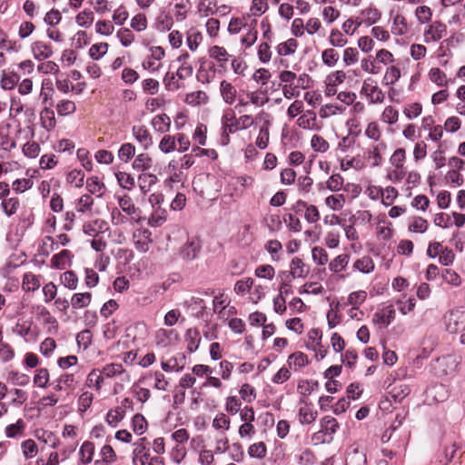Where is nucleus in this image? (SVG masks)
I'll return each mask as SVG.
<instances>
[{"label":"nucleus","instance_id":"17","mask_svg":"<svg viewBox=\"0 0 465 465\" xmlns=\"http://www.w3.org/2000/svg\"><path fill=\"white\" fill-rule=\"evenodd\" d=\"M42 127L47 132L53 131L56 126L54 112L50 107H45L40 113Z\"/></svg>","mask_w":465,"mask_h":465},{"label":"nucleus","instance_id":"21","mask_svg":"<svg viewBox=\"0 0 465 465\" xmlns=\"http://www.w3.org/2000/svg\"><path fill=\"white\" fill-rule=\"evenodd\" d=\"M167 220V211L161 206H157L153 209L150 218L148 219V224L153 227H159L163 225Z\"/></svg>","mask_w":465,"mask_h":465},{"label":"nucleus","instance_id":"28","mask_svg":"<svg viewBox=\"0 0 465 465\" xmlns=\"http://www.w3.org/2000/svg\"><path fill=\"white\" fill-rule=\"evenodd\" d=\"M41 285L38 276L32 272H27L23 277L22 287L25 292H35L39 289Z\"/></svg>","mask_w":465,"mask_h":465},{"label":"nucleus","instance_id":"14","mask_svg":"<svg viewBox=\"0 0 465 465\" xmlns=\"http://www.w3.org/2000/svg\"><path fill=\"white\" fill-rule=\"evenodd\" d=\"M178 338L173 330L159 329L155 334V342L157 346L167 347Z\"/></svg>","mask_w":465,"mask_h":465},{"label":"nucleus","instance_id":"40","mask_svg":"<svg viewBox=\"0 0 465 465\" xmlns=\"http://www.w3.org/2000/svg\"><path fill=\"white\" fill-rule=\"evenodd\" d=\"M208 102V95L203 91H196L186 94L185 103L191 105L204 104Z\"/></svg>","mask_w":465,"mask_h":465},{"label":"nucleus","instance_id":"15","mask_svg":"<svg viewBox=\"0 0 465 465\" xmlns=\"http://www.w3.org/2000/svg\"><path fill=\"white\" fill-rule=\"evenodd\" d=\"M100 460H96L94 465H110L116 461L117 456L111 445H104L99 452Z\"/></svg>","mask_w":465,"mask_h":465},{"label":"nucleus","instance_id":"63","mask_svg":"<svg viewBox=\"0 0 465 465\" xmlns=\"http://www.w3.org/2000/svg\"><path fill=\"white\" fill-rule=\"evenodd\" d=\"M311 146L315 152L320 153H325L329 149L328 142L318 134H314L312 137Z\"/></svg>","mask_w":465,"mask_h":465},{"label":"nucleus","instance_id":"18","mask_svg":"<svg viewBox=\"0 0 465 465\" xmlns=\"http://www.w3.org/2000/svg\"><path fill=\"white\" fill-rule=\"evenodd\" d=\"M290 270L292 278H305L310 272L309 267L298 257L292 260Z\"/></svg>","mask_w":465,"mask_h":465},{"label":"nucleus","instance_id":"64","mask_svg":"<svg viewBox=\"0 0 465 465\" xmlns=\"http://www.w3.org/2000/svg\"><path fill=\"white\" fill-rule=\"evenodd\" d=\"M49 381V372L45 368L38 369L34 377V383L40 387L45 388Z\"/></svg>","mask_w":465,"mask_h":465},{"label":"nucleus","instance_id":"57","mask_svg":"<svg viewBox=\"0 0 465 465\" xmlns=\"http://www.w3.org/2000/svg\"><path fill=\"white\" fill-rule=\"evenodd\" d=\"M62 283L70 290L77 287L78 278L73 271H66L61 275Z\"/></svg>","mask_w":465,"mask_h":465},{"label":"nucleus","instance_id":"59","mask_svg":"<svg viewBox=\"0 0 465 465\" xmlns=\"http://www.w3.org/2000/svg\"><path fill=\"white\" fill-rule=\"evenodd\" d=\"M75 21L79 26L89 27L94 21V13L91 10H84L76 15Z\"/></svg>","mask_w":465,"mask_h":465},{"label":"nucleus","instance_id":"34","mask_svg":"<svg viewBox=\"0 0 465 465\" xmlns=\"http://www.w3.org/2000/svg\"><path fill=\"white\" fill-rule=\"evenodd\" d=\"M103 382L104 374L102 373V371L97 369H94L93 371H91L86 379V385L88 387H94L97 391L101 389Z\"/></svg>","mask_w":465,"mask_h":465},{"label":"nucleus","instance_id":"5","mask_svg":"<svg viewBox=\"0 0 465 465\" xmlns=\"http://www.w3.org/2000/svg\"><path fill=\"white\" fill-rule=\"evenodd\" d=\"M118 204L120 209L130 218L131 223H139L141 222V211L135 207L130 196L124 195L119 198Z\"/></svg>","mask_w":465,"mask_h":465},{"label":"nucleus","instance_id":"47","mask_svg":"<svg viewBox=\"0 0 465 465\" xmlns=\"http://www.w3.org/2000/svg\"><path fill=\"white\" fill-rule=\"evenodd\" d=\"M74 383V375L65 373L61 375L55 381H54V389L55 391H62L64 388H70Z\"/></svg>","mask_w":465,"mask_h":465},{"label":"nucleus","instance_id":"42","mask_svg":"<svg viewBox=\"0 0 465 465\" xmlns=\"http://www.w3.org/2000/svg\"><path fill=\"white\" fill-rule=\"evenodd\" d=\"M346 465H367L366 455L362 451L355 449L348 453Z\"/></svg>","mask_w":465,"mask_h":465},{"label":"nucleus","instance_id":"12","mask_svg":"<svg viewBox=\"0 0 465 465\" xmlns=\"http://www.w3.org/2000/svg\"><path fill=\"white\" fill-rule=\"evenodd\" d=\"M94 443L90 440L83 442L79 449V464L87 465L93 461L94 455Z\"/></svg>","mask_w":465,"mask_h":465},{"label":"nucleus","instance_id":"51","mask_svg":"<svg viewBox=\"0 0 465 465\" xmlns=\"http://www.w3.org/2000/svg\"><path fill=\"white\" fill-rule=\"evenodd\" d=\"M117 182L121 187L126 190H132L134 187V178L125 172H118L115 173Z\"/></svg>","mask_w":465,"mask_h":465},{"label":"nucleus","instance_id":"43","mask_svg":"<svg viewBox=\"0 0 465 465\" xmlns=\"http://www.w3.org/2000/svg\"><path fill=\"white\" fill-rule=\"evenodd\" d=\"M349 260L348 254H340L329 263V269L333 272H340L347 266Z\"/></svg>","mask_w":465,"mask_h":465},{"label":"nucleus","instance_id":"7","mask_svg":"<svg viewBox=\"0 0 465 465\" xmlns=\"http://www.w3.org/2000/svg\"><path fill=\"white\" fill-rule=\"evenodd\" d=\"M132 134L143 149L148 150L153 145V136L145 125H134L132 127Z\"/></svg>","mask_w":465,"mask_h":465},{"label":"nucleus","instance_id":"2","mask_svg":"<svg viewBox=\"0 0 465 465\" xmlns=\"http://www.w3.org/2000/svg\"><path fill=\"white\" fill-rule=\"evenodd\" d=\"M446 330L457 333L465 330V311L452 310L445 315Z\"/></svg>","mask_w":465,"mask_h":465},{"label":"nucleus","instance_id":"27","mask_svg":"<svg viewBox=\"0 0 465 465\" xmlns=\"http://www.w3.org/2000/svg\"><path fill=\"white\" fill-rule=\"evenodd\" d=\"M384 148H386V144L382 142L373 146L372 149L366 153L367 160L370 162L372 167H377L381 164L382 157L380 153V150Z\"/></svg>","mask_w":465,"mask_h":465},{"label":"nucleus","instance_id":"35","mask_svg":"<svg viewBox=\"0 0 465 465\" xmlns=\"http://www.w3.org/2000/svg\"><path fill=\"white\" fill-rule=\"evenodd\" d=\"M361 15L363 17V21L366 25H371L378 22L381 17V14L376 7H368L361 11Z\"/></svg>","mask_w":465,"mask_h":465},{"label":"nucleus","instance_id":"44","mask_svg":"<svg viewBox=\"0 0 465 465\" xmlns=\"http://www.w3.org/2000/svg\"><path fill=\"white\" fill-rule=\"evenodd\" d=\"M326 205L333 211H340L345 204L343 194H331L325 199Z\"/></svg>","mask_w":465,"mask_h":465},{"label":"nucleus","instance_id":"58","mask_svg":"<svg viewBox=\"0 0 465 465\" xmlns=\"http://www.w3.org/2000/svg\"><path fill=\"white\" fill-rule=\"evenodd\" d=\"M108 47L109 45L107 43L94 44L89 49V55L94 60H99L107 53Z\"/></svg>","mask_w":465,"mask_h":465},{"label":"nucleus","instance_id":"9","mask_svg":"<svg viewBox=\"0 0 465 465\" xmlns=\"http://www.w3.org/2000/svg\"><path fill=\"white\" fill-rule=\"evenodd\" d=\"M447 34V26L440 21H434L424 32L425 42H436Z\"/></svg>","mask_w":465,"mask_h":465},{"label":"nucleus","instance_id":"46","mask_svg":"<svg viewBox=\"0 0 465 465\" xmlns=\"http://www.w3.org/2000/svg\"><path fill=\"white\" fill-rule=\"evenodd\" d=\"M72 254L68 250H63L59 253L54 254L51 259L54 268H63L69 262Z\"/></svg>","mask_w":465,"mask_h":465},{"label":"nucleus","instance_id":"25","mask_svg":"<svg viewBox=\"0 0 465 465\" xmlns=\"http://www.w3.org/2000/svg\"><path fill=\"white\" fill-rule=\"evenodd\" d=\"M20 207V201L17 197H7L1 202L3 213L10 217L17 213Z\"/></svg>","mask_w":465,"mask_h":465},{"label":"nucleus","instance_id":"6","mask_svg":"<svg viewBox=\"0 0 465 465\" xmlns=\"http://www.w3.org/2000/svg\"><path fill=\"white\" fill-rule=\"evenodd\" d=\"M396 315V312L394 307L391 305L384 306L383 308L378 310L374 314L372 321L375 324L379 325L381 328H387L391 322L394 321Z\"/></svg>","mask_w":465,"mask_h":465},{"label":"nucleus","instance_id":"55","mask_svg":"<svg viewBox=\"0 0 465 465\" xmlns=\"http://www.w3.org/2000/svg\"><path fill=\"white\" fill-rule=\"evenodd\" d=\"M203 40V35L200 32L196 30H190L187 34V45L189 49L193 52L196 51L200 43Z\"/></svg>","mask_w":465,"mask_h":465},{"label":"nucleus","instance_id":"38","mask_svg":"<svg viewBox=\"0 0 465 465\" xmlns=\"http://www.w3.org/2000/svg\"><path fill=\"white\" fill-rule=\"evenodd\" d=\"M329 43L333 47H343L348 40L339 29L333 28L330 32Z\"/></svg>","mask_w":465,"mask_h":465},{"label":"nucleus","instance_id":"61","mask_svg":"<svg viewBox=\"0 0 465 465\" xmlns=\"http://www.w3.org/2000/svg\"><path fill=\"white\" fill-rule=\"evenodd\" d=\"M66 180L69 183L74 184L76 187H82L84 181V173L81 170H72L68 173Z\"/></svg>","mask_w":465,"mask_h":465},{"label":"nucleus","instance_id":"10","mask_svg":"<svg viewBox=\"0 0 465 465\" xmlns=\"http://www.w3.org/2000/svg\"><path fill=\"white\" fill-rule=\"evenodd\" d=\"M102 373L104 376L107 378H113L118 376L120 378L121 381H130V375L129 373L123 368L121 364L117 363H111L105 365L103 370Z\"/></svg>","mask_w":465,"mask_h":465},{"label":"nucleus","instance_id":"3","mask_svg":"<svg viewBox=\"0 0 465 465\" xmlns=\"http://www.w3.org/2000/svg\"><path fill=\"white\" fill-rule=\"evenodd\" d=\"M361 93L369 98L371 104H381L385 99L384 93L372 78H367L363 81Z\"/></svg>","mask_w":465,"mask_h":465},{"label":"nucleus","instance_id":"52","mask_svg":"<svg viewBox=\"0 0 465 465\" xmlns=\"http://www.w3.org/2000/svg\"><path fill=\"white\" fill-rule=\"evenodd\" d=\"M411 392V389L408 385L400 384L395 385L390 391L391 396L394 399L395 401H401L406 396H408Z\"/></svg>","mask_w":465,"mask_h":465},{"label":"nucleus","instance_id":"56","mask_svg":"<svg viewBox=\"0 0 465 465\" xmlns=\"http://www.w3.org/2000/svg\"><path fill=\"white\" fill-rule=\"evenodd\" d=\"M21 448L23 454L25 459H31L35 457L38 452V448L34 440H26L22 442Z\"/></svg>","mask_w":465,"mask_h":465},{"label":"nucleus","instance_id":"54","mask_svg":"<svg viewBox=\"0 0 465 465\" xmlns=\"http://www.w3.org/2000/svg\"><path fill=\"white\" fill-rule=\"evenodd\" d=\"M173 25V18L165 14H162L156 18L155 28L160 32L169 31Z\"/></svg>","mask_w":465,"mask_h":465},{"label":"nucleus","instance_id":"1","mask_svg":"<svg viewBox=\"0 0 465 465\" xmlns=\"http://www.w3.org/2000/svg\"><path fill=\"white\" fill-rule=\"evenodd\" d=\"M221 122L223 131L221 143L223 145H227L230 143V134L245 130L254 124L252 115L243 114L237 118L235 112L230 108L224 111Z\"/></svg>","mask_w":465,"mask_h":465},{"label":"nucleus","instance_id":"60","mask_svg":"<svg viewBox=\"0 0 465 465\" xmlns=\"http://www.w3.org/2000/svg\"><path fill=\"white\" fill-rule=\"evenodd\" d=\"M399 119V112L392 106L389 105L384 108L381 114V120L389 124H394Z\"/></svg>","mask_w":465,"mask_h":465},{"label":"nucleus","instance_id":"24","mask_svg":"<svg viewBox=\"0 0 465 465\" xmlns=\"http://www.w3.org/2000/svg\"><path fill=\"white\" fill-rule=\"evenodd\" d=\"M25 430V422L19 419L15 423L9 424L5 429V433L7 438H19L24 436Z\"/></svg>","mask_w":465,"mask_h":465},{"label":"nucleus","instance_id":"8","mask_svg":"<svg viewBox=\"0 0 465 465\" xmlns=\"http://www.w3.org/2000/svg\"><path fill=\"white\" fill-rule=\"evenodd\" d=\"M299 421L302 424H311L317 419V411L312 410L307 399L301 398L299 401Z\"/></svg>","mask_w":465,"mask_h":465},{"label":"nucleus","instance_id":"31","mask_svg":"<svg viewBox=\"0 0 465 465\" xmlns=\"http://www.w3.org/2000/svg\"><path fill=\"white\" fill-rule=\"evenodd\" d=\"M92 300L91 292L74 293L71 299V304L74 309H82L87 307Z\"/></svg>","mask_w":465,"mask_h":465},{"label":"nucleus","instance_id":"20","mask_svg":"<svg viewBox=\"0 0 465 465\" xmlns=\"http://www.w3.org/2000/svg\"><path fill=\"white\" fill-rule=\"evenodd\" d=\"M297 124L299 127L302 129H315L317 128V116L313 111L308 110L303 114H302L298 120Z\"/></svg>","mask_w":465,"mask_h":465},{"label":"nucleus","instance_id":"48","mask_svg":"<svg viewBox=\"0 0 465 465\" xmlns=\"http://www.w3.org/2000/svg\"><path fill=\"white\" fill-rule=\"evenodd\" d=\"M76 110L75 104L71 100H61L56 104V111L60 116H67Z\"/></svg>","mask_w":465,"mask_h":465},{"label":"nucleus","instance_id":"23","mask_svg":"<svg viewBox=\"0 0 465 465\" xmlns=\"http://www.w3.org/2000/svg\"><path fill=\"white\" fill-rule=\"evenodd\" d=\"M319 388V382L313 380H302L298 382L297 391L302 398L307 399L314 391Z\"/></svg>","mask_w":465,"mask_h":465},{"label":"nucleus","instance_id":"36","mask_svg":"<svg viewBox=\"0 0 465 465\" xmlns=\"http://www.w3.org/2000/svg\"><path fill=\"white\" fill-rule=\"evenodd\" d=\"M186 341H188L187 349L190 352L195 351L200 344L201 337L197 330L189 329L185 334Z\"/></svg>","mask_w":465,"mask_h":465},{"label":"nucleus","instance_id":"26","mask_svg":"<svg viewBox=\"0 0 465 465\" xmlns=\"http://www.w3.org/2000/svg\"><path fill=\"white\" fill-rule=\"evenodd\" d=\"M321 428L327 433L329 440H331L339 429V423L333 417L325 416L321 420Z\"/></svg>","mask_w":465,"mask_h":465},{"label":"nucleus","instance_id":"39","mask_svg":"<svg viewBox=\"0 0 465 465\" xmlns=\"http://www.w3.org/2000/svg\"><path fill=\"white\" fill-rule=\"evenodd\" d=\"M308 363L309 361L307 355L301 351H297L291 354L288 359V364L291 368H302L306 366Z\"/></svg>","mask_w":465,"mask_h":465},{"label":"nucleus","instance_id":"53","mask_svg":"<svg viewBox=\"0 0 465 465\" xmlns=\"http://www.w3.org/2000/svg\"><path fill=\"white\" fill-rule=\"evenodd\" d=\"M132 427L136 434L142 435L147 429V421L142 414L137 413L132 420Z\"/></svg>","mask_w":465,"mask_h":465},{"label":"nucleus","instance_id":"50","mask_svg":"<svg viewBox=\"0 0 465 465\" xmlns=\"http://www.w3.org/2000/svg\"><path fill=\"white\" fill-rule=\"evenodd\" d=\"M429 78L439 86H446L448 84L447 75L440 68H431L429 72Z\"/></svg>","mask_w":465,"mask_h":465},{"label":"nucleus","instance_id":"4","mask_svg":"<svg viewBox=\"0 0 465 465\" xmlns=\"http://www.w3.org/2000/svg\"><path fill=\"white\" fill-rule=\"evenodd\" d=\"M202 243L197 237L188 239L179 251L183 260L190 262L196 259L201 252Z\"/></svg>","mask_w":465,"mask_h":465},{"label":"nucleus","instance_id":"32","mask_svg":"<svg viewBox=\"0 0 465 465\" xmlns=\"http://www.w3.org/2000/svg\"><path fill=\"white\" fill-rule=\"evenodd\" d=\"M298 44L293 38L279 44L276 47L277 53L281 56L290 55L295 53Z\"/></svg>","mask_w":465,"mask_h":465},{"label":"nucleus","instance_id":"45","mask_svg":"<svg viewBox=\"0 0 465 465\" xmlns=\"http://www.w3.org/2000/svg\"><path fill=\"white\" fill-rule=\"evenodd\" d=\"M339 57L338 52L333 48H327L322 53V63L329 67L335 66Z\"/></svg>","mask_w":465,"mask_h":465},{"label":"nucleus","instance_id":"11","mask_svg":"<svg viewBox=\"0 0 465 465\" xmlns=\"http://www.w3.org/2000/svg\"><path fill=\"white\" fill-rule=\"evenodd\" d=\"M220 94L223 102L232 105L237 97V89L230 82L223 80L220 84Z\"/></svg>","mask_w":465,"mask_h":465},{"label":"nucleus","instance_id":"62","mask_svg":"<svg viewBox=\"0 0 465 465\" xmlns=\"http://www.w3.org/2000/svg\"><path fill=\"white\" fill-rule=\"evenodd\" d=\"M359 52L357 48L348 47L343 51L342 61L346 66L352 65L357 63Z\"/></svg>","mask_w":465,"mask_h":465},{"label":"nucleus","instance_id":"29","mask_svg":"<svg viewBox=\"0 0 465 465\" xmlns=\"http://www.w3.org/2000/svg\"><path fill=\"white\" fill-rule=\"evenodd\" d=\"M156 175L153 173H142L138 176V184L143 194L149 192L150 188L157 183Z\"/></svg>","mask_w":465,"mask_h":465},{"label":"nucleus","instance_id":"33","mask_svg":"<svg viewBox=\"0 0 465 465\" xmlns=\"http://www.w3.org/2000/svg\"><path fill=\"white\" fill-rule=\"evenodd\" d=\"M125 411L123 407H117L110 410L106 415V422L113 428H115L119 422L124 418Z\"/></svg>","mask_w":465,"mask_h":465},{"label":"nucleus","instance_id":"13","mask_svg":"<svg viewBox=\"0 0 465 465\" xmlns=\"http://www.w3.org/2000/svg\"><path fill=\"white\" fill-rule=\"evenodd\" d=\"M31 48L34 57L38 61L47 59L53 55V49L49 44L37 41L32 45Z\"/></svg>","mask_w":465,"mask_h":465},{"label":"nucleus","instance_id":"30","mask_svg":"<svg viewBox=\"0 0 465 465\" xmlns=\"http://www.w3.org/2000/svg\"><path fill=\"white\" fill-rule=\"evenodd\" d=\"M153 159L149 156L148 153H143L138 154L134 162L133 168L136 171H145L152 167Z\"/></svg>","mask_w":465,"mask_h":465},{"label":"nucleus","instance_id":"49","mask_svg":"<svg viewBox=\"0 0 465 465\" xmlns=\"http://www.w3.org/2000/svg\"><path fill=\"white\" fill-rule=\"evenodd\" d=\"M176 149L175 136L165 134L159 143V150L164 153H173Z\"/></svg>","mask_w":465,"mask_h":465},{"label":"nucleus","instance_id":"37","mask_svg":"<svg viewBox=\"0 0 465 465\" xmlns=\"http://www.w3.org/2000/svg\"><path fill=\"white\" fill-rule=\"evenodd\" d=\"M134 155L135 146L131 143H123L118 150V158L124 163H128Z\"/></svg>","mask_w":465,"mask_h":465},{"label":"nucleus","instance_id":"16","mask_svg":"<svg viewBox=\"0 0 465 465\" xmlns=\"http://www.w3.org/2000/svg\"><path fill=\"white\" fill-rule=\"evenodd\" d=\"M147 439L141 438L134 443L132 460L134 465H143V457L144 456L147 447Z\"/></svg>","mask_w":465,"mask_h":465},{"label":"nucleus","instance_id":"22","mask_svg":"<svg viewBox=\"0 0 465 465\" xmlns=\"http://www.w3.org/2000/svg\"><path fill=\"white\" fill-rule=\"evenodd\" d=\"M209 56L216 60L220 66H223V64L229 61L231 54L223 46L213 45L209 49Z\"/></svg>","mask_w":465,"mask_h":465},{"label":"nucleus","instance_id":"41","mask_svg":"<svg viewBox=\"0 0 465 465\" xmlns=\"http://www.w3.org/2000/svg\"><path fill=\"white\" fill-rule=\"evenodd\" d=\"M353 268L361 272L370 273L374 270V263L371 257L364 256L354 262Z\"/></svg>","mask_w":465,"mask_h":465},{"label":"nucleus","instance_id":"19","mask_svg":"<svg viewBox=\"0 0 465 465\" xmlns=\"http://www.w3.org/2000/svg\"><path fill=\"white\" fill-rule=\"evenodd\" d=\"M151 124L156 132L164 134L170 130L171 119L166 114H161L152 119Z\"/></svg>","mask_w":465,"mask_h":465}]
</instances>
